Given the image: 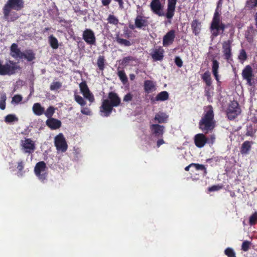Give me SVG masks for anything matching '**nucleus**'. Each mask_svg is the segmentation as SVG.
<instances>
[{
	"mask_svg": "<svg viewBox=\"0 0 257 257\" xmlns=\"http://www.w3.org/2000/svg\"><path fill=\"white\" fill-rule=\"evenodd\" d=\"M20 67L16 62L10 60L9 63L3 64L0 61V75H12L14 74Z\"/></svg>",
	"mask_w": 257,
	"mask_h": 257,
	"instance_id": "obj_4",
	"label": "nucleus"
},
{
	"mask_svg": "<svg viewBox=\"0 0 257 257\" xmlns=\"http://www.w3.org/2000/svg\"><path fill=\"white\" fill-rule=\"evenodd\" d=\"M232 41L228 40L222 43V52L224 59L230 62L232 61L231 53V43Z\"/></svg>",
	"mask_w": 257,
	"mask_h": 257,
	"instance_id": "obj_9",
	"label": "nucleus"
},
{
	"mask_svg": "<svg viewBox=\"0 0 257 257\" xmlns=\"http://www.w3.org/2000/svg\"><path fill=\"white\" fill-rule=\"evenodd\" d=\"M108 98L110 103L114 107H117L120 105L121 100L117 94L114 92L111 91L108 93Z\"/></svg>",
	"mask_w": 257,
	"mask_h": 257,
	"instance_id": "obj_22",
	"label": "nucleus"
},
{
	"mask_svg": "<svg viewBox=\"0 0 257 257\" xmlns=\"http://www.w3.org/2000/svg\"><path fill=\"white\" fill-rule=\"evenodd\" d=\"M54 145L58 151L65 152L68 148V145L65 137L62 133H60L54 138Z\"/></svg>",
	"mask_w": 257,
	"mask_h": 257,
	"instance_id": "obj_7",
	"label": "nucleus"
},
{
	"mask_svg": "<svg viewBox=\"0 0 257 257\" xmlns=\"http://www.w3.org/2000/svg\"><path fill=\"white\" fill-rule=\"evenodd\" d=\"M168 118V116L165 113L160 111L156 114L154 120L159 123H165L167 122Z\"/></svg>",
	"mask_w": 257,
	"mask_h": 257,
	"instance_id": "obj_26",
	"label": "nucleus"
},
{
	"mask_svg": "<svg viewBox=\"0 0 257 257\" xmlns=\"http://www.w3.org/2000/svg\"><path fill=\"white\" fill-rule=\"evenodd\" d=\"M7 97L6 94H2L0 96V108L4 110L6 108V101Z\"/></svg>",
	"mask_w": 257,
	"mask_h": 257,
	"instance_id": "obj_44",
	"label": "nucleus"
},
{
	"mask_svg": "<svg viewBox=\"0 0 257 257\" xmlns=\"http://www.w3.org/2000/svg\"><path fill=\"white\" fill-rule=\"evenodd\" d=\"M193 33L195 36H198L201 30V23L198 20H194L191 24Z\"/></svg>",
	"mask_w": 257,
	"mask_h": 257,
	"instance_id": "obj_24",
	"label": "nucleus"
},
{
	"mask_svg": "<svg viewBox=\"0 0 257 257\" xmlns=\"http://www.w3.org/2000/svg\"><path fill=\"white\" fill-rule=\"evenodd\" d=\"M55 108L53 106H50L46 110L44 111V114L48 118V119L52 118L54 113H55Z\"/></svg>",
	"mask_w": 257,
	"mask_h": 257,
	"instance_id": "obj_38",
	"label": "nucleus"
},
{
	"mask_svg": "<svg viewBox=\"0 0 257 257\" xmlns=\"http://www.w3.org/2000/svg\"><path fill=\"white\" fill-rule=\"evenodd\" d=\"M238 59L240 61H244L247 59V55L244 50L242 49L238 56Z\"/></svg>",
	"mask_w": 257,
	"mask_h": 257,
	"instance_id": "obj_51",
	"label": "nucleus"
},
{
	"mask_svg": "<svg viewBox=\"0 0 257 257\" xmlns=\"http://www.w3.org/2000/svg\"><path fill=\"white\" fill-rule=\"evenodd\" d=\"M151 10L159 16L164 15L162 12L163 10V6L161 5L160 0H153L150 4Z\"/></svg>",
	"mask_w": 257,
	"mask_h": 257,
	"instance_id": "obj_18",
	"label": "nucleus"
},
{
	"mask_svg": "<svg viewBox=\"0 0 257 257\" xmlns=\"http://www.w3.org/2000/svg\"><path fill=\"white\" fill-rule=\"evenodd\" d=\"M254 21H255V25L257 28V12L254 14Z\"/></svg>",
	"mask_w": 257,
	"mask_h": 257,
	"instance_id": "obj_64",
	"label": "nucleus"
},
{
	"mask_svg": "<svg viewBox=\"0 0 257 257\" xmlns=\"http://www.w3.org/2000/svg\"><path fill=\"white\" fill-rule=\"evenodd\" d=\"M18 120V118L14 114H8L5 118L6 122L11 123Z\"/></svg>",
	"mask_w": 257,
	"mask_h": 257,
	"instance_id": "obj_43",
	"label": "nucleus"
},
{
	"mask_svg": "<svg viewBox=\"0 0 257 257\" xmlns=\"http://www.w3.org/2000/svg\"><path fill=\"white\" fill-rule=\"evenodd\" d=\"M79 88L81 92L85 98L88 99L90 102L94 101V96L90 92L85 81H83L79 84Z\"/></svg>",
	"mask_w": 257,
	"mask_h": 257,
	"instance_id": "obj_14",
	"label": "nucleus"
},
{
	"mask_svg": "<svg viewBox=\"0 0 257 257\" xmlns=\"http://www.w3.org/2000/svg\"><path fill=\"white\" fill-rule=\"evenodd\" d=\"M215 123L213 107L209 105L204 108V113L199 122V127L206 134L214 129Z\"/></svg>",
	"mask_w": 257,
	"mask_h": 257,
	"instance_id": "obj_2",
	"label": "nucleus"
},
{
	"mask_svg": "<svg viewBox=\"0 0 257 257\" xmlns=\"http://www.w3.org/2000/svg\"><path fill=\"white\" fill-rule=\"evenodd\" d=\"M34 173L38 179L45 183L48 176L47 167L44 161L38 162L34 168Z\"/></svg>",
	"mask_w": 257,
	"mask_h": 257,
	"instance_id": "obj_5",
	"label": "nucleus"
},
{
	"mask_svg": "<svg viewBox=\"0 0 257 257\" xmlns=\"http://www.w3.org/2000/svg\"><path fill=\"white\" fill-rule=\"evenodd\" d=\"M21 145L25 153L32 154L36 149L35 142L29 138L21 140Z\"/></svg>",
	"mask_w": 257,
	"mask_h": 257,
	"instance_id": "obj_10",
	"label": "nucleus"
},
{
	"mask_svg": "<svg viewBox=\"0 0 257 257\" xmlns=\"http://www.w3.org/2000/svg\"><path fill=\"white\" fill-rule=\"evenodd\" d=\"M82 38L87 45H95L96 37L94 32L90 29H86L82 33Z\"/></svg>",
	"mask_w": 257,
	"mask_h": 257,
	"instance_id": "obj_11",
	"label": "nucleus"
},
{
	"mask_svg": "<svg viewBox=\"0 0 257 257\" xmlns=\"http://www.w3.org/2000/svg\"><path fill=\"white\" fill-rule=\"evenodd\" d=\"M165 143L164 141L162 138L159 139L158 141L157 142V147H160L161 145L164 144Z\"/></svg>",
	"mask_w": 257,
	"mask_h": 257,
	"instance_id": "obj_59",
	"label": "nucleus"
},
{
	"mask_svg": "<svg viewBox=\"0 0 257 257\" xmlns=\"http://www.w3.org/2000/svg\"><path fill=\"white\" fill-rule=\"evenodd\" d=\"M114 107L112 104L110 103L108 99H106L103 100L101 105L99 107L100 112L103 116L108 117L111 113Z\"/></svg>",
	"mask_w": 257,
	"mask_h": 257,
	"instance_id": "obj_12",
	"label": "nucleus"
},
{
	"mask_svg": "<svg viewBox=\"0 0 257 257\" xmlns=\"http://www.w3.org/2000/svg\"><path fill=\"white\" fill-rule=\"evenodd\" d=\"M117 75L123 84L127 83L128 79L124 70H119L118 71Z\"/></svg>",
	"mask_w": 257,
	"mask_h": 257,
	"instance_id": "obj_36",
	"label": "nucleus"
},
{
	"mask_svg": "<svg viewBox=\"0 0 257 257\" xmlns=\"http://www.w3.org/2000/svg\"><path fill=\"white\" fill-rule=\"evenodd\" d=\"M226 112L229 120H233L236 118L241 113V109L237 101L234 100L231 101Z\"/></svg>",
	"mask_w": 257,
	"mask_h": 257,
	"instance_id": "obj_6",
	"label": "nucleus"
},
{
	"mask_svg": "<svg viewBox=\"0 0 257 257\" xmlns=\"http://www.w3.org/2000/svg\"><path fill=\"white\" fill-rule=\"evenodd\" d=\"M151 134L156 137L162 138L164 133L165 127L159 124H153L150 125Z\"/></svg>",
	"mask_w": 257,
	"mask_h": 257,
	"instance_id": "obj_15",
	"label": "nucleus"
},
{
	"mask_svg": "<svg viewBox=\"0 0 257 257\" xmlns=\"http://www.w3.org/2000/svg\"><path fill=\"white\" fill-rule=\"evenodd\" d=\"M250 120L254 123H257V117L254 116L253 117L250 118Z\"/></svg>",
	"mask_w": 257,
	"mask_h": 257,
	"instance_id": "obj_62",
	"label": "nucleus"
},
{
	"mask_svg": "<svg viewBox=\"0 0 257 257\" xmlns=\"http://www.w3.org/2000/svg\"><path fill=\"white\" fill-rule=\"evenodd\" d=\"M111 1V0H102L101 2L104 6H107L110 4Z\"/></svg>",
	"mask_w": 257,
	"mask_h": 257,
	"instance_id": "obj_60",
	"label": "nucleus"
},
{
	"mask_svg": "<svg viewBox=\"0 0 257 257\" xmlns=\"http://www.w3.org/2000/svg\"><path fill=\"white\" fill-rule=\"evenodd\" d=\"M224 253L228 257H236L235 252L231 247H227L224 250Z\"/></svg>",
	"mask_w": 257,
	"mask_h": 257,
	"instance_id": "obj_45",
	"label": "nucleus"
},
{
	"mask_svg": "<svg viewBox=\"0 0 257 257\" xmlns=\"http://www.w3.org/2000/svg\"><path fill=\"white\" fill-rule=\"evenodd\" d=\"M46 124L51 130H54L60 128L61 126L62 122L60 120L52 117L47 119Z\"/></svg>",
	"mask_w": 257,
	"mask_h": 257,
	"instance_id": "obj_21",
	"label": "nucleus"
},
{
	"mask_svg": "<svg viewBox=\"0 0 257 257\" xmlns=\"http://www.w3.org/2000/svg\"><path fill=\"white\" fill-rule=\"evenodd\" d=\"M134 58L132 56H127L124 57L122 60L123 64H127L131 61H133Z\"/></svg>",
	"mask_w": 257,
	"mask_h": 257,
	"instance_id": "obj_55",
	"label": "nucleus"
},
{
	"mask_svg": "<svg viewBox=\"0 0 257 257\" xmlns=\"http://www.w3.org/2000/svg\"><path fill=\"white\" fill-rule=\"evenodd\" d=\"M24 168V164L23 161H21L18 163L17 169L19 171L18 176H23V173L22 172Z\"/></svg>",
	"mask_w": 257,
	"mask_h": 257,
	"instance_id": "obj_48",
	"label": "nucleus"
},
{
	"mask_svg": "<svg viewBox=\"0 0 257 257\" xmlns=\"http://www.w3.org/2000/svg\"><path fill=\"white\" fill-rule=\"evenodd\" d=\"M62 87V83L59 81L53 82L50 86V89L51 90H57L59 89Z\"/></svg>",
	"mask_w": 257,
	"mask_h": 257,
	"instance_id": "obj_41",
	"label": "nucleus"
},
{
	"mask_svg": "<svg viewBox=\"0 0 257 257\" xmlns=\"http://www.w3.org/2000/svg\"><path fill=\"white\" fill-rule=\"evenodd\" d=\"M194 142L197 147L201 148L208 142V139L203 134H197L194 137Z\"/></svg>",
	"mask_w": 257,
	"mask_h": 257,
	"instance_id": "obj_17",
	"label": "nucleus"
},
{
	"mask_svg": "<svg viewBox=\"0 0 257 257\" xmlns=\"http://www.w3.org/2000/svg\"><path fill=\"white\" fill-rule=\"evenodd\" d=\"M10 55L14 58H23V52L19 48L18 45L16 43L12 44L10 47Z\"/></svg>",
	"mask_w": 257,
	"mask_h": 257,
	"instance_id": "obj_20",
	"label": "nucleus"
},
{
	"mask_svg": "<svg viewBox=\"0 0 257 257\" xmlns=\"http://www.w3.org/2000/svg\"><path fill=\"white\" fill-rule=\"evenodd\" d=\"M175 31L171 30L164 36L163 38V45L164 47L168 46L173 43L175 38Z\"/></svg>",
	"mask_w": 257,
	"mask_h": 257,
	"instance_id": "obj_19",
	"label": "nucleus"
},
{
	"mask_svg": "<svg viewBox=\"0 0 257 257\" xmlns=\"http://www.w3.org/2000/svg\"><path fill=\"white\" fill-rule=\"evenodd\" d=\"M257 222V212H254L249 219V224L250 225H254Z\"/></svg>",
	"mask_w": 257,
	"mask_h": 257,
	"instance_id": "obj_46",
	"label": "nucleus"
},
{
	"mask_svg": "<svg viewBox=\"0 0 257 257\" xmlns=\"http://www.w3.org/2000/svg\"><path fill=\"white\" fill-rule=\"evenodd\" d=\"M250 245L251 242L247 240L244 241L241 245V249L244 251H247L248 250Z\"/></svg>",
	"mask_w": 257,
	"mask_h": 257,
	"instance_id": "obj_50",
	"label": "nucleus"
},
{
	"mask_svg": "<svg viewBox=\"0 0 257 257\" xmlns=\"http://www.w3.org/2000/svg\"><path fill=\"white\" fill-rule=\"evenodd\" d=\"M48 41L50 46L53 49H57L59 47L58 41L53 35L48 37Z\"/></svg>",
	"mask_w": 257,
	"mask_h": 257,
	"instance_id": "obj_32",
	"label": "nucleus"
},
{
	"mask_svg": "<svg viewBox=\"0 0 257 257\" xmlns=\"http://www.w3.org/2000/svg\"><path fill=\"white\" fill-rule=\"evenodd\" d=\"M105 59L103 56H99L97 59V65L99 69L103 71L105 68Z\"/></svg>",
	"mask_w": 257,
	"mask_h": 257,
	"instance_id": "obj_35",
	"label": "nucleus"
},
{
	"mask_svg": "<svg viewBox=\"0 0 257 257\" xmlns=\"http://www.w3.org/2000/svg\"><path fill=\"white\" fill-rule=\"evenodd\" d=\"M164 51L161 47L158 49H155L151 53L152 58L155 61H161L164 57Z\"/></svg>",
	"mask_w": 257,
	"mask_h": 257,
	"instance_id": "obj_23",
	"label": "nucleus"
},
{
	"mask_svg": "<svg viewBox=\"0 0 257 257\" xmlns=\"http://www.w3.org/2000/svg\"><path fill=\"white\" fill-rule=\"evenodd\" d=\"M177 0H168L167 12L166 17L169 20L172 19L174 16Z\"/></svg>",
	"mask_w": 257,
	"mask_h": 257,
	"instance_id": "obj_16",
	"label": "nucleus"
},
{
	"mask_svg": "<svg viewBox=\"0 0 257 257\" xmlns=\"http://www.w3.org/2000/svg\"><path fill=\"white\" fill-rule=\"evenodd\" d=\"M75 100L81 106H84L86 105V102L84 100V99L80 95H75Z\"/></svg>",
	"mask_w": 257,
	"mask_h": 257,
	"instance_id": "obj_47",
	"label": "nucleus"
},
{
	"mask_svg": "<svg viewBox=\"0 0 257 257\" xmlns=\"http://www.w3.org/2000/svg\"><path fill=\"white\" fill-rule=\"evenodd\" d=\"M22 97L20 95H15L12 98V101L16 103H18L22 100Z\"/></svg>",
	"mask_w": 257,
	"mask_h": 257,
	"instance_id": "obj_52",
	"label": "nucleus"
},
{
	"mask_svg": "<svg viewBox=\"0 0 257 257\" xmlns=\"http://www.w3.org/2000/svg\"><path fill=\"white\" fill-rule=\"evenodd\" d=\"M81 112L84 114L90 115L91 111L88 108L83 107L81 109Z\"/></svg>",
	"mask_w": 257,
	"mask_h": 257,
	"instance_id": "obj_56",
	"label": "nucleus"
},
{
	"mask_svg": "<svg viewBox=\"0 0 257 257\" xmlns=\"http://www.w3.org/2000/svg\"><path fill=\"white\" fill-rule=\"evenodd\" d=\"M242 76L243 79L247 81V84L251 86L253 84L252 80L254 76L253 69L249 65H246L242 71Z\"/></svg>",
	"mask_w": 257,
	"mask_h": 257,
	"instance_id": "obj_13",
	"label": "nucleus"
},
{
	"mask_svg": "<svg viewBox=\"0 0 257 257\" xmlns=\"http://www.w3.org/2000/svg\"><path fill=\"white\" fill-rule=\"evenodd\" d=\"M32 110L35 114L40 116L44 114L45 109L40 103L37 102L34 104Z\"/></svg>",
	"mask_w": 257,
	"mask_h": 257,
	"instance_id": "obj_28",
	"label": "nucleus"
},
{
	"mask_svg": "<svg viewBox=\"0 0 257 257\" xmlns=\"http://www.w3.org/2000/svg\"><path fill=\"white\" fill-rule=\"evenodd\" d=\"M116 42L121 46L129 47L132 45V43L126 39L121 38L118 35L115 37Z\"/></svg>",
	"mask_w": 257,
	"mask_h": 257,
	"instance_id": "obj_33",
	"label": "nucleus"
},
{
	"mask_svg": "<svg viewBox=\"0 0 257 257\" xmlns=\"http://www.w3.org/2000/svg\"><path fill=\"white\" fill-rule=\"evenodd\" d=\"M108 23L110 24L117 25L118 23V20L113 15H109L107 19Z\"/></svg>",
	"mask_w": 257,
	"mask_h": 257,
	"instance_id": "obj_40",
	"label": "nucleus"
},
{
	"mask_svg": "<svg viewBox=\"0 0 257 257\" xmlns=\"http://www.w3.org/2000/svg\"><path fill=\"white\" fill-rule=\"evenodd\" d=\"M133 95L130 93H127L123 97V100L125 102H128L132 100Z\"/></svg>",
	"mask_w": 257,
	"mask_h": 257,
	"instance_id": "obj_54",
	"label": "nucleus"
},
{
	"mask_svg": "<svg viewBox=\"0 0 257 257\" xmlns=\"http://www.w3.org/2000/svg\"><path fill=\"white\" fill-rule=\"evenodd\" d=\"M213 90V87L212 86L205 87V90H204L205 96L207 97L208 100H209V99L212 97Z\"/></svg>",
	"mask_w": 257,
	"mask_h": 257,
	"instance_id": "obj_39",
	"label": "nucleus"
},
{
	"mask_svg": "<svg viewBox=\"0 0 257 257\" xmlns=\"http://www.w3.org/2000/svg\"><path fill=\"white\" fill-rule=\"evenodd\" d=\"M175 63L178 67H181L183 65V61L179 57H176L175 58Z\"/></svg>",
	"mask_w": 257,
	"mask_h": 257,
	"instance_id": "obj_53",
	"label": "nucleus"
},
{
	"mask_svg": "<svg viewBox=\"0 0 257 257\" xmlns=\"http://www.w3.org/2000/svg\"><path fill=\"white\" fill-rule=\"evenodd\" d=\"M144 87L145 91L148 94L156 89L155 84L152 80H147L145 81Z\"/></svg>",
	"mask_w": 257,
	"mask_h": 257,
	"instance_id": "obj_25",
	"label": "nucleus"
},
{
	"mask_svg": "<svg viewBox=\"0 0 257 257\" xmlns=\"http://www.w3.org/2000/svg\"><path fill=\"white\" fill-rule=\"evenodd\" d=\"M149 24L147 18L144 16L139 15L137 16L135 19V25H130L129 28L132 30H134L135 28L145 30L146 27H148Z\"/></svg>",
	"mask_w": 257,
	"mask_h": 257,
	"instance_id": "obj_8",
	"label": "nucleus"
},
{
	"mask_svg": "<svg viewBox=\"0 0 257 257\" xmlns=\"http://www.w3.org/2000/svg\"><path fill=\"white\" fill-rule=\"evenodd\" d=\"M24 0H8L3 8L4 19L8 22H14L19 18V14L12 10L19 11L24 8Z\"/></svg>",
	"mask_w": 257,
	"mask_h": 257,
	"instance_id": "obj_1",
	"label": "nucleus"
},
{
	"mask_svg": "<svg viewBox=\"0 0 257 257\" xmlns=\"http://www.w3.org/2000/svg\"><path fill=\"white\" fill-rule=\"evenodd\" d=\"M169 98V93L166 91H162L155 97L156 101H165Z\"/></svg>",
	"mask_w": 257,
	"mask_h": 257,
	"instance_id": "obj_34",
	"label": "nucleus"
},
{
	"mask_svg": "<svg viewBox=\"0 0 257 257\" xmlns=\"http://www.w3.org/2000/svg\"><path fill=\"white\" fill-rule=\"evenodd\" d=\"M252 143L248 141H246L242 144L240 152L242 154H247L251 148V144Z\"/></svg>",
	"mask_w": 257,
	"mask_h": 257,
	"instance_id": "obj_31",
	"label": "nucleus"
},
{
	"mask_svg": "<svg viewBox=\"0 0 257 257\" xmlns=\"http://www.w3.org/2000/svg\"><path fill=\"white\" fill-rule=\"evenodd\" d=\"M219 2L218 3L217 7H219ZM228 25L229 24L226 25L222 23L221 15L218 11V8H217L214 13L210 27L211 37L214 38L216 37L219 35H223L225 29Z\"/></svg>",
	"mask_w": 257,
	"mask_h": 257,
	"instance_id": "obj_3",
	"label": "nucleus"
},
{
	"mask_svg": "<svg viewBox=\"0 0 257 257\" xmlns=\"http://www.w3.org/2000/svg\"><path fill=\"white\" fill-rule=\"evenodd\" d=\"M257 7V0H247L245 3V8L248 10H252Z\"/></svg>",
	"mask_w": 257,
	"mask_h": 257,
	"instance_id": "obj_37",
	"label": "nucleus"
},
{
	"mask_svg": "<svg viewBox=\"0 0 257 257\" xmlns=\"http://www.w3.org/2000/svg\"><path fill=\"white\" fill-rule=\"evenodd\" d=\"M256 32L252 26L249 27L247 30L245 32V37L248 42H251L253 41V37Z\"/></svg>",
	"mask_w": 257,
	"mask_h": 257,
	"instance_id": "obj_27",
	"label": "nucleus"
},
{
	"mask_svg": "<svg viewBox=\"0 0 257 257\" xmlns=\"http://www.w3.org/2000/svg\"><path fill=\"white\" fill-rule=\"evenodd\" d=\"M220 189V187L218 186L213 185L211 187H209L208 190L209 191H215L218 190Z\"/></svg>",
	"mask_w": 257,
	"mask_h": 257,
	"instance_id": "obj_57",
	"label": "nucleus"
},
{
	"mask_svg": "<svg viewBox=\"0 0 257 257\" xmlns=\"http://www.w3.org/2000/svg\"><path fill=\"white\" fill-rule=\"evenodd\" d=\"M215 137L214 135H211L210 136V138L209 139H208V143H210L211 144H213L214 142H215Z\"/></svg>",
	"mask_w": 257,
	"mask_h": 257,
	"instance_id": "obj_58",
	"label": "nucleus"
},
{
	"mask_svg": "<svg viewBox=\"0 0 257 257\" xmlns=\"http://www.w3.org/2000/svg\"><path fill=\"white\" fill-rule=\"evenodd\" d=\"M201 78L203 80V81L205 82L206 86H212V81L210 73L209 71H207L202 74Z\"/></svg>",
	"mask_w": 257,
	"mask_h": 257,
	"instance_id": "obj_29",
	"label": "nucleus"
},
{
	"mask_svg": "<svg viewBox=\"0 0 257 257\" xmlns=\"http://www.w3.org/2000/svg\"><path fill=\"white\" fill-rule=\"evenodd\" d=\"M216 80L217 81H219V76H218V72H216V73H213Z\"/></svg>",
	"mask_w": 257,
	"mask_h": 257,
	"instance_id": "obj_63",
	"label": "nucleus"
},
{
	"mask_svg": "<svg viewBox=\"0 0 257 257\" xmlns=\"http://www.w3.org/2000/svg\"><path fill=\"white\" fill-rule=\"evenodd\" d=\"M219 69V62L215 59L212 60V70L213 73L218 72Z\"/></svg>",
	"mask_w": 257,
	"mask_h": 257,
	"instance_id": "obj_49",
	"label": "nucleus"
},
{
	"mask_svg": "<svg viewBox=\"0 0 257 257\" xmlns=\"http://www.w3.org/2000/svg\"><path fill=\"white\" fill-rule=\"evenodd\" d=\"M114 1L118 3L119 7H120V8L122 7V6L123 4V0H114Z\"/></svg>",
	"mask_w": 257,
	"mask_h": 257,
	"instance_id": "obj_61",
	"label": "nucleus"
},
{
	"mask_svg": "<svg viewBox=\"0 0 257 257\" xmlns=\"http://www.w3.org/2000/svg\"><path fill=\"white\" fill-rule=\"evenodd\" d=\"M193 167H194L196 170H201L204 172V175H206L207 174V170L205 166L202 164L192 163Z\"/></svg>",
	"mask_w": 257,
	"mask_h": 257,
	"instance_id": "obj_42",
	"label": "nucleus"
},
{
	"mask_svg": "<svg viewBox=\"0 0 257 257\" xmlns=\"http://www.w3.org/2000/svg\"><path fill=\"white\" fill-rule=\"evenodd\" d=\"M23 58H25L28 61H32L35 59V54L31 49L26 50L23 52Z\"/></svg>",
	"mask_w": 257,
	"mask_h": 257,
	"instance_id": "obj_30",
	"label": "nucleus"
}]
</instances>
